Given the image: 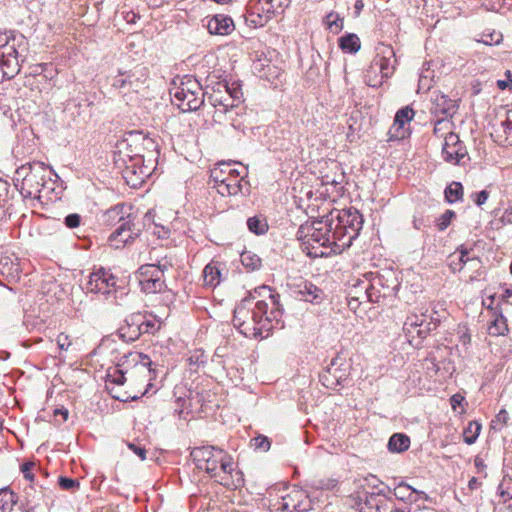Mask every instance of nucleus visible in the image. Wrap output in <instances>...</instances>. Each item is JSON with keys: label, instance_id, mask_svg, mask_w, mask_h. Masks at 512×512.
Instances as JSON below:
<instances>
[{"label": "nucleus", "instance_id": "47", "mask_svg": "<svg viewBox=\"0 0 512 512\" xmlns=\"http://www.w3.org/2000/svg\"><path fill=\"white\" fill-rule=\"evenodd\" d=\"M123 363H118L117 367L113 369V371L109 370L107 377L110 379L111 383L122 385L125 382V373L122 368H120Z\"/></svg>", "mask_w": 512, "mask_h": 512}, {"label": "nucleus", "instance_id": "40", "mask_svg": "<svg viewBox=\"0 0 512 512\" xmlns=\"http://www.w3.org/2000/svg\"><path fill=\"white\" fill-rule=\"evenodd\" d=\"M481 424L477 421H471L468 426L464 429L463 440L466 444L472 445L476 442L481 432Z\"/></svg>", "mask_w": 512, "mask_h": 512}, {"label": "nucleus", "instance_id": "4", "mask_svg": "<svg viewBox=\"0 0 512 512\" xmlns=\"http://www.w3.org/2000/svg\"><path fill=\"white\" fill-rule=\"evenodd\" d=\"M27 38L15 31L0 33V83L11 79L20 71V62L27 56Z\"/></svg>", "mask_w": 512, "mask_h": 512}, {"label": "nucleus", "instance_id": "17", "mask_svg": "<svg viewBox=\"0 0 512 512\" xmlns=\"http://www.w3.org/2000/svg\"><path fill=\"white\" fill-rule=\"evenodd\" d=\"M134 219V216H128V219L109 236V242L116 249L124 247L138 237L140 230L135 228Z\"/></svg>", "mask_w": 512, "mask_h": 512}, {"label": "nucleus", "instance_id": "44", "mask_svg": "<svg viewBox=\"0 0 512 512\" xmlns=\"http://www.w3.org/2000/svg\"><path fill=\"white\" fill-rule=\"evenodd\" d=\"M414 117V111L409 106L403 107L396 112L394 124L402 128L406 123L410 122Z\"/></svg>", "mask_w": 512, "mask_h": 512}, {"label": "nucleus", "instance_id": "56", "mask_svg": "<svg viewBox=\"0 0 512 512\" xmlns=\"http://www.w3.org/2000/svg\"><path fill=\"white\" fill-rule=\"evenodd\" d=\"M221 166L228 168L227 175H229L231 177L234 176L237 178H242V180H244V178L247 176V168L244 166H241V170L236 169V168H231L230 163H221Z\"/></svg>", "mask_w": 512, "mask_h": 512}, {"label": "nucleus", "instance_id": "38", "mask_svg": "<svg viewBox=\"0 0 512 512\" xmlns=\"http://www.w3.org/2000/svg\"><path fill=\"white\" fill-rule=\"evenodd\" d=\"M247 227L248 230L255 235H264L269 228L266 218L258 215L247 219Z\"/></svg>", "mask_w": 512, "mask_h": 512}, {"label": "nucleus", "instance_id": "58", "mask_svg": "<svg viewBox=\"0 0 512 512\" xmlns=\"http://www.w3.org/2000/svg\"><path fill=\"white\" fill-rule=\"evenodd\" d=\"M56 344L60 350L67 351L71 346V340L69 339L68 335L60 333L56 338Z\"/></svg>", "mask_w": 512, "mask_h": 512}, {"label": "nucleus", "instance_id": "50", "mask_svg": "<svg viewBox=\"0 0 512 512\" xmlns=\"http://www.w3.org/2000/svg\"><path fill=\"white\" fill-rule=\"evenodd\" d=\"M450 119H444V118H436V121L434 122V129L433 133L437 137H442L447 134L445 131L449 130L450 128Z\"/></svg>", "mask_w": 512, "mask_h": 512}, {"label": "nucleus", "instance_id": "22", "mask_svg": "<svg viewBox=\"0 0 512 512\" xmlns=\"http://www.w3.org/2000/svg\"><path fill=\"white\" fill-rule=\"evenodd\" d=\"M391 493L395 499L402 501L404 505H408L410 507L412 503L418 501L419 497H423L425 499L428 498L424 491L417 490L404 481L396 485Z\"/></svg>", "mask_w": 512, "mask_h": 512}, {"label": "nucleus", "instance_id": "16", "mask_svg": "<svg viewBox=\"0 0 512 512\" xmlns=\"http://www.w3.org/2000/svg\"><path fill=\"white\" fill-rule=\"evenodd\" d=\"M397 59L391 46H384L374 57L370 64V72L382 74V78L388 79L395 71Z\"/></svg>", "mask_w": 512, "mask_h": 512}, {"label": "nucleus", "instance_id": "36", "mask_svg": "<svg viewBox=\"0 0 512 512\" xmlns=\"http://www.w3.org/2000/svg\"><path fill=\"white\" fill-rule=\"evenodd\" d=\"M339 47L346 53H356L361 48L359 37L354 33H348L339 39Z\"/></svg>", "mask_w": 512, "mask_h": 512}, {"label": "nucleus", "instance_id": "7", "mask_svg": "<svg viewBox=\"0 0 512 512\" xmlns=\"http://www.w3.org/2000/svg\"><path fill=\"white\" fill-rule=\"evenodd\" d=\"M190 456L198 469L204 470L211 477L218 474V465L224 474L234 471L233 458L223 449L215 446H201L192 449Z\"/></svg>", "mask_w": 512, "mask_h": 512}, {"label": "nucleus", "instance_id": "26", "mask_svg": "<svg viewBox=\"0 0 512 512\" xmlns=\"http://www.w3.org/2000/svg\"><path fill=\"white\" fill-rule=\"evenodd\" d=\"M376 284H381L380 278H373L372 281L358 280L350 289L349 295L358 298L360 301L366 302L367 299H373V296H371V290L376 289Z\"/></svg>", "mask_w": 512, "mask_h": 512}, {"label": "nucleus", "instance_id": "2", "mask_svg": "<svg viewBox=\"0 0 512 512\" xmlns=\"http://www.w3.org/2000/svg\"><path fill=\"white\" fill-rule=\"evenodd\" d=\"M144 143H153V141L140 131H129L115 145L114 154L118 157L117 161L125 165L124 178L127 184L133 187L150 174L149 168L142 164Z\"/></svg>", "mask_w": 512, "mask_h": 512}, {"label": "nucleus", "instance_id": "62", "mask_svg": "<svg viewBox=\"0 0 512 512\" xmlns=\"http://www.w3.org/2000/svg\"><path fill=\"white\" fill-rule=\"evenodd\" d=\"M472 198L474 203L480 207L486 203L487 199L489 198V192L487 190H482L472 195Z\"/></svg>", "mask_w": 512, "mask_h": 512}, {"label": "nucleus", "instance_id": "13", "mask_svg": "<svg viewBox=\"0 0 512 512\" xmlns=\"http://www.w3.org/2000/svg\"><path fill=\"white\" fill-rule=\"evenodd\" d=\"M458 109V100L450 98L441 91L432 92L430 112L435 118L451 119Z\"/></svg>", "mask_w": 512, "mask_h": 512}, {"label": "nucleus", "instance_id": "24", "mask_svg": "<svg viewBox=\"0 0 512 512\" xmlns=\"http://www.w3.org/2000/svg\"><path fill=\"white\" fill-rule=\"evenodd\" d=\"M384 495V489L377 491H363L355 498V505L359 512H376L378 500Z\"/></svg>", "mask_w": 512, "mask_h": 512}, {"label": "nucleus", "instance_id": "6", "mask_svg": "<svg viewBox=\"0 0 512 512\" xmlns=\"http://www.w3.org/2000/svg\"><path fill=\"white\" fill-rule=\"evenodd\" d=\"M52 175V169L43 162H27L16 169L13 181L25 198H36L52 181Z\"/></svg>", "mask_w": 512, "mask_h": 512}, {"label": "nucleus", "instance_id": "39", "mask_svg": "<svg viewBox=\"0 0 512 512\" xmlns=\"http://www.w3.org/2000/svg\"><path fill=\"white\" fill-rule=\"evenodd\" d=\"M141 320L143 324L140 326L142 335L144 334H155L161 328L162 322L151 314L141 313Z\"/></svg>", "mask_w": 512, "mask_h": 512}, {"label": "nucleus", "instance_id": "43", "mask_svg": "<svg viewBox=\"0 0 512 512\" xmlns=\"http://www.w3.org/2000/svg\"><path fill=\"white\" fill-rule=\"evenodd\" d=\"M488 330L489 334L493 336L505 335L508 332L506 318L500 315L491 323Z\"/></svg>", "mask_w": 512, "mask_h": 512}, {"label": "nucleus", "instance_id": "12", "mask_svg": "<svg viewBox=\"0 0 512 512\" xmlns=\"http://www.w3.org/2000/svg\"><path fill=\"white\" fill-rule=\"evenodd\" d=\"M139 285L144 293L162 292L166 285L162 279V273L155 269V264L142 265L137 272Z\"/></svg>", "mask_w": 512, "mask_h": 512}, {"label": "nucleus", "instance_id": "31", "mask_svg": "<svg viewBox=\"0 0 512 512\" xmlns=\"http://www.w3.org/2000/svg\"><path fill=\"white\" fill-rule=\"evenodd\" d=\"M0 273L10 280H18L20 278L21 267L10 257H3L0 260Z\"/></svg>", "mask_w": 512, "mask_h": 512}, {"label": "nucleus", "instance_id": "23", "mask_svg": "<svg viewBox=\"0 0 512 512\" xmlns=\"http://www.w3.org/2000/svg\"><path fill=\"white\" fill-rule=\"evenodd\" d=\"M295 294L300 300L312 304H320L325 299L324 291L309 281H303L299 284Z\"/></svg>", "mask_w": 512, "mask_h": 512}, {"label": "nucleus", "instance_id": "33", "mask_svg": "<svg viewBox=\"0 0 512 512\" xmlns=\"http://www.w3.org/2000/svg\"><path fill=\"white\" fill-rule=\"evenodd\" d=\"M203 279L206 286L216 287L221 282V270L218 264L209 263L203 270Z\"/></svg>", "mask_w": 512, "mask_h": 512}, {"label": "nucleus", "instance_id": "60", "mask_svg": "<svg viewBox=\"0 0 512 512\" xmlns=\"http://www.w3.org/2000/svg\"><path fill=\"white\" fill-rule=\"evenodd\" d=\"M458 251L460 253L459 255V265H461L463 267V265H465L466 263L470 262V261H478L477 258H470L468 256L469 254V250L463 246H461L460 248H458Z\"/></svg>", "mask_w": 512, "mask_h": 512}, {"label": "nucleus", "instance_id": "19", "mask_svg": "<svg viewBox=\"0 0 512 512\" xmlns=\"http://www.w3.org/2000/svg\"><path fill=\"white\" fill-rule=\"evenodd\" d=\"M141 319L140 312L133 313L126 317L124 324L118 329V334L123 341L130 343L140 338L142 335L140 326L143 324Z\"/></svg>", "mask_w": 512, "mask_h": 512}, {"label": "nucleus", "instance_id": "14", "mask_svg": "<svg viewBox=\"0 0 512 512\" xmlns=\"http://www.w3.org/2000/svg\"><path fill=\"white\" fill-rule=\"evenodd\" d=\"M435 329V325L430 324L425 314L409 315L403 324V331L410 338V342L416 337L420 340L425 339Z\"/></svg>", "mask_w": 512, "mask_h": 512}, {"label": "nucleus", "instance_id": "63", "mask_svg": "<svg viewBox=\"0 0 512 512\" xmlns=\"http://www.w3.org/2000/svg\"><path fill=\"white\" fill-rule=\"evenodd\" d=\"M366 481L368 486L372 489V491H377L386 486L376 476H370L369 478H366Z\"/></svg>", "mask_w": 512, "mask_h": 512}, {"label": "nucleus", "instance_id": "46", "mask_svg": "<svg viewBox=\"0 0 512 512\" xmlns=\"http://www.w3.org/2000/svg\"><path fill=\"white\" fill-rule=\"evenodd\" d=\"M218 88L229 94V96H231L237 103L240 104L242 102L243 93L241 86L238 83L234 82L231 85H228L227 83L219 84Z\"/></svg>", "mask_w": 512, "mask_h": 512}, {"label": "nucleus", "instance_id": "51", "mask_svg": "<svg viewBox=\"0 0 512 512\" xmlns=\"http://www.w3.org/2000/svg\"><path fill=\"white\" fill-rule=\"evenodd\" d=\"M344 19L335 12H330L326 16V24L330 29L335 28V32L342 30Z\"/></svg>", "mask_w": 512, "mask_h": 512}, {"label": "nucleus", "instance_id": "35", "mask_svg": "<svg viewBox=\"0 0 512 512\" xmlns=\"http://www.w3.org/2000/svg\"><path fill=\"white\" fill-rule=\"evenodd\" d=\"M434 81V70L431 69L430 62H425L419 74L418 90L429 91Z\"/></svg>", "mask_w": 512, "mask_h": 512}, {"label": "nucleus", "instance_id": "10", "mask_svg": "<svg viewBox=\"0 0 512 512\" xmlns=\"http://www.w3.org/2000/svg\"><path fill=\"white\" fill-rule=\"evenodd\" d=\"M349 367L345 359L336 355L328 366L319 374V381L328 389L343 387L349 377Z\"/></svg>", "mask_w": 512, "mask_h": 512}, {"label": "nucleus", "instance_id": "34", "mask_svg": "<svg viewBox=\"0 0 512 512\" xmlns=\"http://www.w3.org/2000/svg\"><path fill=\"white\" fill-rule=\"evenodd\" d=\"M302 496V490L293 489L291 492L282 497L278 506V510H281L282 512H296V500Z\"/></svg>", "mask_w": 512, "mask_h": 512}, {"label": "nucleus", "instance_id": "21", "mask_svg": "<svg viewBox=\"0 0 512 512\" xmlns=\"http://www.w3.org/2000/svg\"><path fill=\"white\" fill-rule=\"evenodd\" d=\"M207 100L213 107H215V116H218L219 114H226L231 109L239 105V103L234 101L229 94L225 93L220 88L213 90V92L208 95Z\"/></svg>", "mask_w": 512, "mask_h": 512}, {"label": "nucleus", "instance_id": "30", "mask_svg": "<svg viewBox=\"0 0 512 512\" xmlns=\"http://www.w3.org/2000/svg\"><path fill=\"white\" fill-rule=\"evenodd\" d=\"M43 496L44 489L42 486H40V490L37 491L33 484L28 485L24 489L25 503L22 504V507H25L27 512L29 510L35 509L37 506L40 505V501L43 498Z\"/></svg>", "mask_w": 512, "mask_h": 512}, {"label": "nucleus", "instance_id": "18", "mask_svg": "<svg viewBox=\"0 0 512 512\" xmlns=\"http://www.w3.org/2000/svg\"><path fill=\"white\" fill-rule=\"evenodd\" d=\"M211 180L222 196L237 195L242 192V178L231 177L229 175L221 177L220 172H211Z\"/></svg>", "mask_w": 512, "mask_h": 512}, {"label": "nucleus", "instance_id": "29", "mask_svg": "<svg viewBox=\"0 0 512 512\" xmlns=\"http://www.w3.org/2000/svg\"><path fill=\"white\" fill-rule=\"evenodd\" d=\"M126 206L123 203L116 204L115 206L108 209L103 217L104 222L108 225H119L128 219V216H132L130 213H126L125 210Z\"/></svg>", "mask_w": 512, "mask_h": 512}, {"label": "nucleus", "instance_id": "53", "mask_svg": "<svg viewBox=\"0 0 512 512\" xmlns=\"http://www.w3.org/2000/svg\"><path fill=\"white\" fill-rule=\"evenodd\" d=\"M453 210H446L438 219L436 226L439 231H444L451 223V220L455 217Z\"/></svg>", "mask_w": 512, "mask_h": 512}, {"label": "nucleus", "instance_id": "57", "mask_svg": "<svg viewBox=\"0 0 512 512\" xmlns=\"http://www.w3.org/2000/svg\"><path fill=\"white\" fill-rule=\"evenodd\" d=\"M8 184L0 180V215L4 212V205L7 202Z\"/></svg>", "mask_w": 512, "mask_h": 512}, {"label": "nucleus", "instance_id": "3", "mask_svg": "<svg viewBox=\"0 0 512 512\" xmlns=\"http://www.w3.org/2000/svg\"><path fill=\"white\" fill-rule=\"evenodd\" d=\"M333 222L328 218L314 220L302 224L296 233L297 239L305 246L307 255L314 257L327 256L334 254V233Z\"/></svg>", "mask_w": 512, "mask_h": 512}, {"label": "nucleus", "instance_id": "52", "mask_svg": "<svg viewBox=\"0 0 512 512\" xmlns=\"http://www.w3.org/2000/svg\"><path fill=\"white\" fill-rule=\"evenodd\" d=\"M365 83L370 87H379L382 85L385 78H382V74L370 72V66L365 72Z\"/></svg>", "mask_w": 512, "mask_h": 512}, {"label": "nucleus", "instance_id": "1", "mask_svg": "<svg viewBox=\"0 0 512 512\" xmlns=\"http://www.w3.org/2000/svg\"><path fill=\"white\" fill-rule=\"evenodd\" d=\"M283 315L280 296L262 285L244 298L234 309L233 325L248 338L265 339Z\"/></svg>", "mask_w": 512, "mask_h": 512}, {"label": "nucleus", "instance_id": "42", "mask_svg": "<svg viewBox=\"0 0 512 512\" xmlns=\"http://www.w3.org/2000/svg\"><path fill=\"white\" fill-rule=\"evenodd\" d=\"M463 196V186L460 182H452L445 189V198L449 203L460 200Z\"/></svg>", "mask_w": 512, "mask_h": 512}, {"label": "nucleus", "instance_id": "11", "mask_svg": "<svg viewBox=\"0 0 512 512\" xmlns=\"http://www.w3.org/2000/svg\"><path fill=\"white\" fill-rule=\"evenodd\" d=\"M117 278L105 268H99L89 275L86 283L88 293L102 294L107 298L112 292H115Z\"/></svg>", "mask_w": 512, "mask_h": 512}, {"label": "nucleus", "instance_id": "61", "mask_svg": "<svg viewBox=\"0 0 512 512\" xmlns=\"http://www.w3.org/2000/svg\"><path fill=\"white\" fill-rule=\"evenodd\" d=\"M505 76L506 79L497 81V87L500 90H505L507 88L512 89V72L510 70H507L505 72Z\"/></svg>", "mask_w": 512, "mask_h": 512}, {"label": "nucleus", "instance_id": "64", "mask_svg": "<svg viewBox=\"0 0 512 512\" xmlns=\"http://www.w3.org/2000/svg\"><path fill=\"white\" fill-rule=\"evenodd\" d=\"M482 42L487 45H492L493 43L498 44L502 39V35L500 33H491L489 35H483Z\"/></svg>", "mask_w": 512, "mask_h": 512}, {"label": "nucleus", "instance_id": "41", "mask_svg": "<svg viewBox=\"0 0 512 512\" xmlns=\"http://www.w3.org/2000/svg\"><path fill=\"white\" fill-rule=\"evenodd\" d=\"M240 258L242 265L250 271L258 270L261 267V258L251 251H244Z\"/></svg>", "mask_w": 512, "mask_h": 512}, {"label": "nucleus", "instance_id": "45", "mask_svg": "<svg viewBox=\"0 0 512 512\" xmlns=\"http://www.w3.org/2000/svg\"><path fill=\"white\" fill-rule=\"evenodd\" d=\"M258 4L261 5L262 11L267 14L266 21L283 6L282 0H259Z\"/></svg>", "mask_w": 512, "mask_h": 512}, {"label": "nucleus", "instance_id": "9", "mask_svg": "<svg viewBox=\"0 0 512 512\" xmlns=\"http://www.w3.org/2000/svg\"><path fill=\"white\" fill-rule=\"evenodd\" d=\"M147 75L145 68H135L128 71L119 70L110 78L111 87L119 94L126 96L138 93L145 85Z\"/></svg>", "mask_w": 512, "mask_h": 512}, {"label": "nucleus", "instance_id": "20", "mask_svg": "<svg viewBox=\"0 0 512 512\" xmlns=\"http://www.w3.org/2000/svg\"><path fill=\"white\" fill-rule=\"evenodd\" d=\"M204 21H206L205 26L208 32L212 35L226 36L235 29L233 19L225 14H216L212 17H206L203 19V22Z\"/></svg>", "mask_w": 512, "mask_h": 512}, {"label": "nucleus", "instance_id": "37", "mask_svg": "<svg viewBox=\"0 0 512 512\" xmlns=\"http://www.w3.org/2000/svg\"><path fill=\"white\" fill-rule=\"evenodd\" d=\"M18 501V496L8 487L0 490V509L2 512H11Z\"/></svg>", "mask_w": 512, "mask_h": 512}, {"label": "nucleus", "instance_id": "25", "mask_svg": "<svg viewBox=\"0 0 512 512\" xmlns=\"http://www.w3.org/2000/svg\"><path fill=\"white\" fill-rule=\"evenodd\" d=\"M495 137V141L504 146L512 145V110L506 112L505 120L501 121L498 126L494 127L491 133Z\"/></svg>", "mask_w": 512, "mask_h": 512}, {"label": "nucleus", "instance_id": "48", "mask_svg": "<svg viewBox=\"0 0 512 512\" xmlns=\"http://www.w3.org/2000/svg\"><path fill=\"white\" fill-rule=\"evenodd\" d=\"M251 446L255 450L267 452L270 449L271 442L267 436L258 435L251 440Z\"/></svg>", "mask_w": 512, "mask_h": 512}, {"label": "nucleus", "instance_id": "15", "mask_svg": "<svg viewBox=\"0 0 512 512\" xmlns=\"http://www.w3.org/2000/svg\"><path fill=\"white\" fill-rule=\"evenodd\" d=\"M442 156L446 162L452 164H460L468 156L466 146L456 133L448 132L445 135Z\"/></svg>", "mask_w": 512, "mask_h": 512}, {"label": "nucleus", "instance_id": "32", "mask_svg": "<svg viewBox=\"0 0 512 512\" xmlns=\"http://www.w3.org/2000/svg\"><path fill=\"white\" fill-rule=\"evenodd\" d=\"M410 447V438L404 433H394L388 440L387 448L392 453H402Z\"/></svg>", "mask_w": 512, "mask_h": 512}, {"label": "nucleus", "instance_id": "55", "mask_svg": "<svg viewBox=\"0 0 512 512\" xmlns=\"http://www.w3.org/2000/svg\"><path fill=\"white\" fill-rule=\"evenodd\" d=\"M297 509L296 512H308L312 508L311 500L308 498V496L303 491V496L299 497L296 500Z\"/></svg>", "mask_w": 512, "mask_h": 512}, {"label": "nucleus", "instance_id": "5", "mask_svg": "<svg viewBox=\"0 0 512 512\" xmlns=\"http://www.w3.org/2000/svg\"><path fill=\"white\" fill-rule=\"evenodd\" d=\"M328 221L333 222L334 254H341L348 249L353 241L359 236L363 227L364 219L362 214L354 207L332 211Z\"/></svg>", "mask_w": 512, "mask_h": 512}, {"label": "nucleus", "instance_id": "59", "mask_svg": "<svg viewBox=\"0 0 512 512\" xmlns=\"http://www.w3.org/2000/svg\"><path fill=\"white\" fill-rule=\"evenodd\" d=\"M80 222L81 216L79 214L73 213L65 217V225L68 228H76L80 225Z\"/></svg>", "mask_w": 512, "mask_h": 512}, {"label": "nucleus", "instance_id": "27", "mask_svg": "<svg viewBox=\"0 0 512 512\" xmlns=\"http://www.w3.org/2000/svg\"><path fill=\"white\" fill-rule=\"evenodd\" d=\"M384 495L380 496L378 500V505L376 512H411L412 509L408 505L396 506L394 498L388 496V493H391L392 490L389 486H385Z\"/></svg>", "mask_w": 512, "mask_h": 512}, {"label": "nucleus", "instance_id": "28", "mask_svg": "<svg viewBox=\"0 0 512 512\" xmlns=\"http://www.w3.org/2000/svg\"><path fill=\"white\" fill-rule=\"evenodd\" d=\"M124 359L131 358V361L135 363L137 368H147L149 373V380H154L157 377L158 366L154 364L148 355L143 353H129L123 357Z\"/></svg>", "mask_w": 512, "mask_h": 512}, {"label": "nucleus", "instance_id": "54", "mask_svg": "<svg viewBox=\"0 0 512 512\" xmlns=\"http://www.w3.org/2000/svg\"><path fill=\"white\" fill-rule=\"evenodd\" d=\"M375 278L381 279V284H376V289H380L379 287L382 288V290H381L382 297H389V296L395 294L398 284H394V285L390 286V285L384 283L383 276H376Z\"/></svg>", "mask_w": 512, "mask_h": 512}, {"label": "nucleus", "instance_id": "49", "mask_svg": "<svg viewBox=\"0 0 512 512\" xmlns=\"http://www.w3.org/2000/svg\"><path fill=\"white\" fill-rule=\"evenodd\" d=\"M58 484L61 487V489L66 491H77L80 487V482L77 479L68 478L65 476H60L58 479Z\"/></svg>", "mask_w": 512, "mask_h": 512}, {"label": "nucleus", "instance_id": "8", "mask_svg": "<svg viewBox=\"0 0 512 512\" xmlns=\"http://www.w3.org/2000/svg\"><path fill=\"white\" fill-rule=\"evenodd\" d=\"M173 103L183 112L199 109L205 101L200 83L192 76H185L180 85L170 89Z\"/></svg>", "mask_w": 512, "mask_h": 512}]
</instances>
